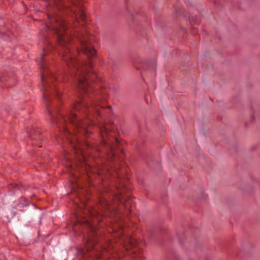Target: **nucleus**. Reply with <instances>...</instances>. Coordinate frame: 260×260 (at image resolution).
<instances>
[{
	"label": "nucleus",
	"mask_w": 260,
	"mask_h": 260,
	"mask_svg": "<svg viewBox=\"0 0 260 260\" xmlns=\"http://www.w3.org/2000/svg\"><path fill=\"white\" fill-rule=\"evenodd\" d=\"M78 38L81 44V51L88 58L94 56L95 55L96 51L92 45L91 39L89 38L87 34H80L78 35Z\"/></svg>",
	"instance_id": "7ed1b4c3"
},
{
	"label": "nucleus",
	"mask_w": 260,
	"mask_h": 260,
	"mask_svg": "<svg viewBox=\"0 0 260 260\" xmlns=\"http://www.w3.org/2000/svg\"><path fill=\"white\" fill-rule=\"evenodd\" d=\"M104 129H101V132H102V137L104 139V137H105V136H104Z\"/></svg>",
	"instance_id": "ddd939ff"
},
{
	"label": "nucleus",
	"mask_w": 260,
	"mask_h": 260,
	"mask_svg": "<svg viewBox=\"0 0 260 260\" xmlns=\"http://www.w3.org/2000/svg\"><path fill=\"white\" fill-rule=\"evenodd\" d=\"M47 112L50 116L51 120L55 122L60 129L61 138L64 137L75 151V153L81 154L79 160L80 163L86 164L83 156V149L81 147L80 142L75 136L77 133L83 135H88L89 130L87 129L88 122L79 119L76 114L71 112L67 116L64 117L60 115L59 118H56L52 116L51 110L47 109Z\"/></svg>",
	"instance_id": "f257e3e1"
},
{
	"label": "nucleus",
	"mask_w": 260,
	"mask_h": 260,
	"mask_svg": "<svg viewBox=\"0 0 260 260\" xmlns=\"http://www.w3.org/2000/svg\"><path fill=\"white\" fill-rule=\"evenodd\" d=\"M85 221L86 222V225L87 227L92 232V234H94V233L96 230V228L95 227L92 223H91L88 220L85 219Z\"/></svg>",
	"instance_id": "0eeeda50"
},
{
	"label": "nucleus",
	"mask_w": 260,
	"mask_h": 260,
	"mask_svg": "<svg viewBox=\"0 0 260 260\" xmlns=\"http://www.w3.org/2000/svg\"><path fill=\"white\" fill-rule=\"evenodd\" d=\"M41 67L44 70L41 76L44 99L47 100L50 92L59 95L56 87V78L49 71L46 70V65L43 63H41Z\"/></svg>",
	"instance_id": "f03ea898"
},
{
	"label": "nucleus",
	"mask_w": 260,
	"mask_h": 260,
	"mask_svg": "<svg viewBox=\"0 0 260 260\" xmlns=\"http://www.w3.org/2000/svg\"><path fill=\"white\" fill-rule=\"evenodd\" d=\"M105 133H108V130L107 128H105Z\"/></svg>",
	"instance_id": "4468645a"
},
{
	"label": "nucleus",
	"mask_w": 260,
	"mask_h": 260,
	"mask_svg": "<svg viewBox=\"0 0 260 260\" xmlns=\"http://www.w3.org/2000/svg\"><path fill=\"white\" fill-rule=\"evenodd\" d=\"M197 19H198V18L197 17H196V18H194V17H193V16L189 17V21H190V23L194 22L195 23H197L198 22Z\"/></svg>",
	"instance_id": "f8f14e48"
},
{
	"label": "nucleus",
	"mask_w": 260,
	"mask_h": 260,
	"mask_svg": "<svg viewBox=\"0 0 260 260\" xmlns=\"http://www.w3.org/2000/svg\"><path fill=\"white\" fill-rule=\"evenodd\" d=\"M32 145H38V144H37V143H36L35 142H32Z\"/></svg>",
	"instance_id": "dca6fc26"
},
{
	"label": "nucleus",
	"mask_w": 260,
	"mask_h": 260,
	"mask_svg": "<svg viewBox=\"0 0 260 260\" xmlns=\"http://www.w3.org/2000/svg\"><path fill=\"white\" fill-rule=\"evenodd\" d=\"M73 14L74 15L75 19L77 21H78V19H81V20H84L86 17L85 13L84 12V16H82L80 12H72Z\"/></svg>",
	"instance_id": "6e6552de"
},
{
	"label": "nucleus",
	"mask_w": 260,
	"mask_h": 260,
	"mask_svg": "<svg viewBox=\"0 0 260 260\" xmlns=\"http://www.w3.org/2000/svg\"><path fill=\"white\" fill-rule=\"evenodd\" d=\"M86 249L87 251H93V254H95L97 258H100L102 256H104L107 252H109V250L107 248H100L96 247L97 240L96 238L92 236H90L86 240Z\"/></svg>",
	"instance_id": "20e7f679"
},
{
	"label": "nucleus",
	"mask_w": 260,
	"mask_h": 260,
	"mask_svg": "<svg viewBox=\"0 0 260 260\" xmlns=\"http://www.w3.org/2000/svg\"><path fill=\"white\" fill-rule=\"evenodd\" d=\"M100 204L101 206L105 208L106 210H108L110 208V202L104 198H101L100 199Z\"/></svg>",
	"instance_id": "423d86ee"
},
{
	"label": "nucleus",
	"mask_w": 260,
	"mask_h": 260,
	"mask_svg": "<svg viewBox=\"0 0 260 260\" xmlns=\"http://www.w3.org/2000/svg\"><path fill=\"white\" fill-rule=\"evenodd\" d=\"M103 142L105 145H109V148L110 149V150L111 151V155H112V156H114L115 155V152L113 150V147L111 146V145L109 144L108 142H106L105 140H104Z\"/></svg>",
	"instance_id": "9d476101"
},
{
	"label": "nucleus",
	"mask_w": 260,
	"mask_h": 260,
	"mask_svg": "<svg viewBox=\"0 0 260 260\" xmlns=\"http://www.w3.org/2000/svg\"><path fill=\"white\" fill-rule=\"evenodd\" d=\"M133 257H135L136 256V254H135L134 251L133 252Z\"/></svg>",
	"instance_id": "2eb2a0df"
},
{
	"label": "nucleus",
	"mask_w": 260,
	"mask_h": 260,
	"mask_svg": "<svg viewBox=\"0 0 260 260\" xmlns=\"http://www.w3.org/2000/svg\"><path fill=\"white\" fill-rule=\"evenodd\" d=\"M128 242L129 243L131 247H134L136 246V243H135V241L132 238H129L128 239Z\"/></svg>",
	"instance_id": "9b49d317"
},
{
	"label": "nucleus",
	"mask_w": 260,
	"mask_h": 260,
	"mask_svg": "<svg viewBox=\"0 0 260 260\" xmlns=\"http://www.w3.org/2000/svg\"><path fill=\"white\" fill-rule=\"evenodd\" d=\"M115 171L116 172V173L118 175V171H117V170H116Z\"/></svg>",
	"instance_id": "f3484780"
},
{
	"label": "nucleus",
	"mask_w": 260,
	"mask_h": 260,
	"mask_svg": "<svg viewBox=\"0 0 260 260\" xmlns=\"http://www.w3.org/2000/svg\"><path fill=\"white\" fill-rule=\"evenodd\" d=\"M30 139L32 141H39L41 140L42 137L39 131L32 128L28 132Z\"/></svg>",
	"instance_id": "39448f33"
},
{
	"label": "nucleus",
	"mask_w": 260,
	"mask_h": 260,
	"mask_svg": "<svg viewBox=\"0 0 260 260\" xmlns=\"http://www.w3.org/2000/svg\"><path fill=\"white\" fill-rule=\"evenodd\" d=\"M10 188H13L14 189H21V187H22V184H12L9 186Z\"/></svg>",
	"instance_id": "1a4fd4ad"
}]
</instances>
